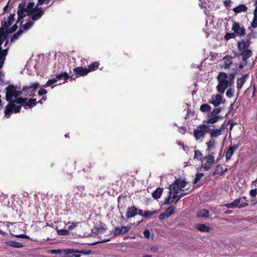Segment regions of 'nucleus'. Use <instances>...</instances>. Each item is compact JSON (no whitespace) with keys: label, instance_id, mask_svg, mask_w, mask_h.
<instances>
[{"label":"nucleus","instance_id":"10","mask_svg":"<svg viewBox=\"0 0 257 257\" xmlns=\"http://www.w3.org/2000/svg\"><path fill=\"white\" fill-rule=\"evenodd\" d=\"M25 13H27V10L26 8L25 3L23 2L19 4L18 6V10L17 12L18 18L17 22L21 21L26 16V15L25 14Z\"/></svg>","mask_w":257,"mask_h":257},{"label":"nucleus","instance_id":"9","mask_svg":"<svg viewBox=\"0 0 257 257\" xmlns=\"http://www.w3.org/2000/svg\"><path fill=\"white\" fill-rule=\"evenodd\" d=\"M39 87V83L38 82H35L31 84L30 86L26 85L23 86V91L25 93V96H27L29 93L36 92Z\"/></svg>","mask_w":257,"mask_h":257},{"label":"nucleus","instance_id":"48","mask_svg":"<svg viewBox=\"0 0 257 257\" xmlns=\"http://www.w3.org/2000/svg\"><path fill=\"white\" fill-rule=\"evenodd\" d=\"M239 203L240 199H235L232 202L230 203V208H238Z\"/></svg>","mask_w":257,"mask_h":257},{"label":"nucleus","instance_id":"63","mask_svg":"<svg viewBox=\"0 0 257 257\" xmlns=\"http://www.w3.org/2000/svg\"><path fill=\"white\" fill-rule=\"evenodd\" d=\"M143 234L146 238H149L150 236V232L148 229H145L144 231Z\"/></svg>","mask_w":257,"mask_h":257},{"label":"nucleus","instance_id":"25","mask_svg":"<svg viewBox=\"0 0 257 257\" xmlns=\"http://www.w3.org/2000/svg\"><path fill=\"white\" fill-rule=\"evenodd\" d=\"M164 189L162 188H157L153 193L152 196L154 199H158L160 198L162 194Z\"/></svg>","mask_w":257,"mask_h":257},{"label":"nucleus","instance_id":"37","mask_svg":"<svg viewBox=\"0 0 257 257\" xmlns=\"http://www.w3.org/2000/svg\"><path fill=\"white\" fill-rule=\"evenodd\" d=\"M253 18L252 21L251 23V26L253 28H257V12L256 11L253 12Z\"/></svg>","mask_w":257,"mask_h":257},{"label":"nucleus","instance_id":"54","mask_svg":"<svg viewBox=\"0 0 257 257\" xmlns=\"http://www.w3.org/2000/svg\"><path fill=\"white\" fill-rule=\"evenodd\" d=\"M220 108H215L211 111L210 113H208V114H210L211 116H218V114L220 112Z\"/></svg>","mask_w":257,"mask_h":257},{"label":"nucleus","instance_id":"13","mask_svg":"<svg viewBox=\"0 0 257 257\" xmlns=\"http://www.w3.org/2000/svg\"><path fill=\"white\" fill-rule=\"evenodd\" d=\"M131 229V227L127 226H121L120 228L118 227H115L113 231V235L114 236H117L120 234H124L127 233Z\"/></svg>","mask_w":257,"mask_h":257},{"label":"nucleus","instance_id":"53","mask_svg":"<svg viewBox=\"0 0 257 257\" xmlns=\"http://www.w3.org/2000/svg\"><path fill=\"white\" fill-rule=\"evenodd\" d=\"M224 6L228 10H230L232 2L231 0H225L223 2Z\"/></svg>","mask_w":257,"mask_h":257},{"label":"nucleus","instance_id":"8","mask_svg":"<svg viewBox=\"0 0 257 257\" xmlns=\"http://www.w3.org/2000/svg\"><path fill=\"white\" fill-rule=\"evenodd\" d=\"M187 185V182L184 180H181L180 179H177L173 184L169 187V189L172 190L179 191H183L182 188H184Z\"/></svg>","mask_w":257,"mask_h":257},{"label":"nucleus","instance_id":"31","mask_svg":"<svg viewBox=\"0 0 257 257\" xmlns=\"http://www.w3.org/2000/svg\"><path fill=\"white\" fill-rule=\"evenodd\" d=\"M232 57L229 55H226L223 58V60L225 63V68H229L232 64Z\"/></svg>","mask_w":257,"mask_h":257},{"label":"nucleus","instance_id":"41","mask_svg":"<svg viewBox=\"0 0 257 257\" xmlns=\"http://www.w3.org/2000/svg\"><path fill=\"white\" fill-rule=\"evenodd\" d=\"M192 190H193V189H191V190L189 191L188 192H182V193H181L179 195L177 194V198H176L177 199L175 201V204L177 203L179 201V200L180 199H181L182 197H183L185 195H187L189 193H190Z\"/></svg>","mask_w":257,"mask_h":257},{"label":"nucleus","instance_id":"12","mask_svg":"<svg viewBox=\"0 0 257 257\" xmlns=\"http://www.w3.org/2000/svg\"><path fill=\"white\" fill-rule=\"evenodd\" d=\"M239 146L240 144L238 143L237 144H234L233 145H230L229 147L225 154L226 161H228L231 159L234 152L239 147Z\"/></svg>","mask_w":257,"mask_h":257},{"label":"nucleus","instance_id":"11","mask_svg":"<svg viewBox=\"0 0 257 257\" xmlns=\"http://www.w3.org/2000/svg\"><path fill=\"white\" fill-rule=\"evenodd\" d=\"M252 54V51L249 49L240 52L239 53L236 54V56H241L242 61L244 62L245 65L246 66L247 65V59L251 57Z\"/></svg>","mask_w":257,"mask_h":257},{"label":"nucleus","instance_id":"3","mask_svg":"<svg viewBox=\"0 0 257 257\" xmlns=\"http://www.w3.org/2000/svg\"><path fill=\"white\" fill-rule=\"evenodd\" d=\"M210 125L202 124L197 126L196 128L194 130L193 135L196 140L204 137L205 134L210 131Z\"/></svg>","mask_w":257,"mask_h":257},{"label":"nucleus","instance_id":"34","mask_svg":"<svg viewBox=\"0 0 257 257\" xmlns=\"http://www.w3.org/2000/svg\"><path fill=\"white\" fill-rule=\"evenodd\" d=\"M215 144V141L213 139H211L210 140L206 143L207 145V151H208V154H210L211 152H212V150L214 148Z\"/></svg>","mask_w":257,"mask_h":257},{"label":"nucleus","instance_id":"47","mask_svg":"<svg viewBox=\"0 0 257 257\" xmlns=\"http://www.w3.org/2000/svg\"><path fill=\"white\" fill-rule=\"evenodd\" d=\"M57 79L56 78H52L51 79H49L47 81L46 83L43 85V87H47L50 86L51 85L54 84L57 82Z\"/></svg>","mask_w":257,"mask_h":257},{"label":"nucleus","instance_id":"33","mask_svg":"<svg viewBox=\"0 0 257 257\" xmlns=\"http://www.w3.org/2000/svg\"><path fill=\"white\" fill-rule=\"evenodd\" d=\"M199 217H207L209 216V211L206 209H201L197 213Z\"/></svg>","mask_w":257,"mask_h":257},{"label":"nucleus","instance_id":"52","mask_svg":"<svg viewBox=\"0 0 257 257\" xmlns=\"http://www.w3.org/2000/svg\"><path fill=\"white\" fill-rule=\"evenodd\" d=\"M57 233L60 235L65 236V235H68V234H69V232L68 230L61 229L57 230Z\"/></svg>","mask_w":257,"mask_h":257},{"label":"nucleus","instance_id":"50","mask_svg":"<svg viewBox=\"0 0 257 257\" xmlns=\"http://www.w3.org/2000/svg\"><path fill=\"white\" fill-rule=\"evenodd\" d=\"M172 194V189H171L170 190H169V196L168 197V198H166L164 201V204H170L172 203L171 201V197Z\"/></svg>","mask_w":257,"mask_h":257},{"label":"nucleus","instance_id":"44","mask_svg":"<svg viewBox=\"0 0 257 257\" xmlns=\"http://www.w3.org/2000/svg\"><path fill=\"white\" fill-rule=\"evenodd\" d=\"M34 24V21L32 20V21H29L27 22L24 26H23V29L25 31L28 30L31 27H32Z\"/></svg>","mask_w":257,"mask_h":257},{"label":"nucleus","instance_id":"20","mask_svg":"<svg viewBox=\"0 0 257 257\" xmlns=\"http://www.w3.org/2000/svg\"><path fill=\"white\" fill-rule=\"evenodd\" d=\"M248 10L247 7L244 4H240L238 6L234 7L232 11L236 14L241 12H246Z\"/></svg>","mask_w":257,"mask_h":257},{"label":"nucleus","instance_id":"29","mask_svg":"<svg viewBox=\"0 0 257 257\" xmlns=\"http://www.w3.org/2000/svg\"><path fill=\"white\" fill-rule=\"evenodd\" d=\"M99 63L97 61L93 62L88 66L87 68L88 72L89 73L91 71H95L98 68Z\"/></svg>","mask_w":257,"mask_h":257},{"label":"nucleus","instance_id":"43","mask_svg":"<svg viewBox=\"0 0 257 257\" xmlns=\"http://www.w3.org/2000/svg\"><path fill=\"white\" fill-rule=\"evenodd\" d=\"M236 35L235 34L233 33H227L224 37V39L225 41H228L231 39L235 38Z\"/></svg>","mask_w":257,"mask_h":257},{"label":"nucleus","instance_id":"28","mask_svg":"<svg viewBox=\"0 0 257 257\" xmlns=\"http://www.w3.org/2000/svg\"><path fill=\"white\" fill-rule=\"evenodd\" d=\"M227 171V169H225V170H223L222 166L221 165H218L216 166V168L213 173V175H216L219 174L220 175H222L223 173L226 172Z\"/></svg>","mask_w":257,"mask_h":257},{"label":"nucleus","instance_id":"18","mask_svg":"<svg viewBox=\"0 0 257 257\" xmlns=\"http://www.w3.org/2000/svg\"><path fill=\"white\" fill-rule=\"evenodd\" d=\"M74 75H70L66 72H62L61 73L57 74L56 75V79L57 80H60L63 79L64 80H67L69 78L71 79H75V78H73Z\"/></svg>","mask_w":257,"mask_h":257},{"label":"nucleus","instance_id":"55","mask_svg":"<svg viewBox=\"0 0 257 257\" xmlns=\"http://www.w3.org/2000/svg\"><path fill=\"white\" fill-rule=\"evenodd\" d=\"M77 254H88L91 252V250H87V249H81V250H78L77 249L76 251Z\"/></svg>","mask_w":257,"mask_h":257},{"label":"nucleus","instance_id":"40","mask_svg":"<svg viewBox=\"0 0 257 257\" xmlns=\"http://www.w3.org/2000/svg\"><path fill=\"white\" fill-rule=\"evenodd\" d=\"M16 99V100H14L15 102H16L17 104H20L24 107L25 102L27 100V99L26 98L19 97Z\"/></svg>","mask_w":257,"mask_h":257},{"label":"nucleus","instance_id":"32","mask_svg":"<svg viewBox=\"0 0 257 257\" xmlns=\"http://www.w3.org/2000/svg\"><path fill=\"white\" fill-rule=\"evenodd\" d=\"M23 33V30H19L17 32L15 33L11 38V42L14 43L16 40H17L19 37L22 35Z\"/></svg>","mask_w":257,"mask_h":257},{"label":"nucleus","instance_id":"22","mask_svg":"<svg viewBox=\"0 0 257 257\" xmlns=\"http://www.w3.org/2000/svg\"><path fill=\"white\" fill-rule=\"evenodd\" d=\"M219 118H220V116H211L208 114L207 115L206 122L208 124H213L216 123Z\"/></svg>","mask_w":257,"mask_h":257},{"label":"nucleus","instance_id":"16","mask_svg":"<svg viewBox=\"0 0 257 257\" xmlns=\"http://www.w3.org/2000/svg\"><path fill=\"white\" fill-rule=\"evenodd\" d=\"M76 251L77 249L74 248L64 249V257H80V254H77Z\"/></svg>","mask_w":257,"mask_h":257},{"label":"nucleus","instance_id":"1","mask_svg":"<svg viewBox=\"0 0 257 257\" xmlns=\"http://www.w3.org/2000/svg\"><path fill=\"white\" fill-rule=\"evenodd\" d=\"M34 2H30L26 7L27 15L31 17V19L34 21L39 20L44 14L45 10L42 7H38L37 5L35 6Z\"/></svg>","mask_w":257,"mask_h":257},{"label":"nucleus","instance_id":"64","mask_svg":"<svg viewBox=\"0 0 257 257\" xmlns=\"http://www.w3.org/2000/svg\"><path fill=\"white\" fill-rule=\"evenodd\" d=\"M12 24H9V22L7 21V22H5V23H4L3 24H2V26L1 27L3 28L4 29H8V28Z\"/></svg>","mask_w":257,"mask_h":257},{"label":"nucleus","instance_id":"27","mask_svg":"<svg viewBox=\"0 0 257 257\" xmlns=\"http://www.w3.org/2000/svg\"><path fill=\"white\" fill-rule=\"evenodd\" d=\"M7 245L16 248H21L23 246V244L21 242H19L14 240H10L6 242Z\"/></svg>","mask_w":257,"mask_h":257},{"label":"nucleus","instance_id":"26","mask_svg":"<svg viewBox=\"0 0 257 257\" xmlns=\"http://www.w3.org/2000/svg\"><path fill=\"white\" fill-rule=\"evenodd\" d=\"M236 199H240V203L238 206V208L245 207L248 205L249 201L246 199V197L245 196H243L241 198H238Z\"/></svg>","mask_w":257,"mask_h":257},{"label":"nucleus","instance_id":"4","mask_svg":"<svg viewBox=\"0 0 257 257\" xmlns=\"http://www.w3.org/2000/svg\"><path fill=\"white\" fill-rule=\"evenodd\" d=\"M214 153L211 152L210 154L203 157L202 167L205 170L208 171L214 165L215 163L213 155Z\"/></svg>","mask_w":257,"mask_h":257},{"label":"nucleus","instance_id":"24","mask_svg":"<svg viewBox=\"0 0 257 257\" xmlns=\"http://www.w3.org/2000/svg\"><path fill=\"white\" fill-rule=\"evenodd\" d=\"M223 129L222 125L218 128L215 130H210V136L212 138H215L219 136L221 134V131Z\"/></svg>","mask_w":257,"mask_h":257},{"label":"nucleus","instance_id":"35","mask_svg":"<svg viewBox=\"0 0 257 257\" xmlns=\"http://www.w3.org/2000/svg\"><path fill=\"white\" fill-rule=\"evenodd\" d=\"M200 110L202 112H208L211 110V107L209 104L204 103L200 106Z\"/></svg>","mask_w":257,"mask_h":257},{"label":"nucleus","instance_id":"62","mask_svg":"<svg viewBox=\"0 0 257 257\" xmlns=\"http://www.w3.org/2000/svg\"><path fill=\"white\" fill-rule=\"evenodd\" d=\"M47 93V91L45 89H40L38 92V94L40 96H43Z\"/></svg>","mask_w":257,"mask_h":257},{"label":"nucleus","instance_id":"57","mask_svg":"<svg viewBox=\"0 0 257 257\" xmlns=\"http://www.w3.org/2000/svg\"><path fill=\"white\" fill-rule=\"evenodd\" d=\"M178 193L177 191L172 190L173 195L172 194L171 197V202H175V199L177 198Z\"/></svg>","mask_w":257,"mask_h":257},{"label":"nucleus","instance_id":"45","mask_svg":"<svg viewBox=\"0 0 257 257\" xmlns=\"http://www.w3.org/2000/svg\"><path fill=\"white\" fill-rule=\"evenodd\" d=\"M165 212L168 214V215L169 217L173 214L175 213V208L172 206H170L169 208H168Z\"/></svg>","mask_w":257,"mask_h":257},{"label":"nucleus","instance_id":"2","mask_svg":"<svg viewBox=\"0 0 257 257\" xmlns=\"http://www.w3.org/2000/svg\"><path fill=\"white\" fill-rule=\"evenodd\" d=\"M217 80L218 84L216 89L218 93L223 94L227 87L229 86L227 81V74L225 72H220L217 76Z\"/></svg>","mask_w":257,"mask_h":257},{"label":"nucleus","instance_id":"6","mask_svg":"<svg viewBox=\"0 0 257 257\" xmlns=\"http://www.w3.org/2000/svg\"><path fill=\"white\" fill-rule=\"evenodd\" d=\"M231 29L237 36L243 37L246 34L245 28L238 22H233Z\"/></svg>","mask_w":257,"mask_h":257},{"label":"nucleus","instance_id":"60","mask_svg":"<svg viewBox=\"0 0 257 257\" xmlns=\"http://www.w3.org/2000/svg\"><path fill=\"white\" fill-rule=\"evenodd\" d=\"M18 26L17 24L14 25L11 28L8 30L9 34L15 32L18 29Z\"/></svg>","mask_w":257,"mask_h":257},{"label":"nucleus","instance_id":"39","mask_svg":"<svg viewBox=\"0 0 257 257\" xmlns=\"http://www.w3.org/2000/svg\"><path fill=\"white\" fill-rule=\"evenodd\" d=\"M156 213H157L156 211H150V210H146L143 213V217L146 218H148Z\"/></svg>","mask_w":257,"mask_h":257},{"label":"nucleus","instance_id":"23","mask_svg":"<svg viewBox=\"0 0 257 257\" xmlns=\"http://www.w3.org/2000/svg\"><path fill=\"white\" fill-rule=\"evenodd\" d=\"M222 96L219 94H217L215 99L212 98V100L209 101V103L213 104L214 106H218L222 102Z\"/></svg>","mask_w":257,"mask_h":257},{"label":"nucleus","instance_id":"38","mask_svg":"<svg viewBox=\"0 0 257 257\" xmlns=\"http://www.w3.org/2000/svg\"><path fill=\"white\" fill-rule=\"evenodd\" d=\"M235 73H232L229 74L228 75H227V81L228 82V84L229 85V86H231L233 82H234V79L235 78Z\"/></svg>","mask_w":257,"mask_h":257},{"label":"nucleus","instance_id":"7","mask_svg":"<svg viewBox=\"0 0 257 257\" xmlns=\"http://www.w3.org/2000/svg\"><path fill=\"white\" fill-rule=\"evenodd\" d=\"M17 86L10 84L6 88L5 99L8 102L12 101L13 97L15 98Z\"/></svg>","mask_w":257,"mask_h":257},{"label":"nucleus","instance_id":"19","mask_svg":"<svg viewBox=\"0 0 257 257\" xmlns=\"http://www.w3.org/2000/svg\"><path fill=\"white\" fill-rule=\"evenodd\" d=\"M6 106L5 109V116L7 118H10L12 113L14 112L13 103L11 101Z\"/></svg>","mask_w":257,"mask_h":257},{"label":"nucleus","instance_id":"14","mask_svg":"<svg viewBox=\"0 0 257 257\" xmlns=\"http://www.w3.org/2000/svg\"><path fill=\"white\" fill-rule=\"evenodd\" d=\"M73 72L76 76L74 77L75 79L79 76H85L88 73L87 68L83 67H76L73 69Z\"/></svg>","mask_w":257,"mask_h":257},{"label":"nucleus","instance_id":"36","mask_svg":"<svg viewBox=\"0 0 257 257\" xmlns=\"http://www.w3.org/2000/svg\"><path fill=\"white\" fill-rule=\"evenodd\" d=\"M194 158L195 159H196L198 160H200L202 162H203V160H202L203 159V155L200 152V151L197 150L194 151Z\"/></svg>","mask_w":257,"mask_h":257},{"label":"nucleus","instance_id":"61","mask_svg":"<svg viewBox=\"0 0 257 257\" xmlns=\"http://www.w3.org/2000/svg\"><path fill=\"white\" fill-rule=\"evenodd\" d=\"M168 217H169V216L168 215V214L165 212H164L162 213L159 216V218L160 220H163V219H165L166 218H168Z\"/></svg>","mask_w":257,"mask_h":257},{"label":"nucleus","instance_id":"42","mask_svg":"<svg viewBox=\"0 0 257 257\" xmlns=\"http://www.w3.org/2000/svg\"><path fill=\"white\" fill-rule=\"evenodd\" d=\"M203 176V173H197L195 175L194 179L192 181V183L194 184L197 183L201 179V177H202Z\"/></svg>","mask_w":257,"mask_h":257},{"label":"nucleus","instance_id":"5","mask_svg":"<svg viewBox=\"0 0 257 257\" xmlns=\"http://www.w3.org/2000/svg\"><path fill=\"white\" fill-rule=\"evenodd\" d=\"M251 34H248L246 40H241L237 43V48L239 51L242 52L246 50H249L250 45L251 44Z\"/></svg>","mask_w":257,"mask_h":257},{"label":"nucleus","instance_id":"59","mask_svg":"<svg viewBox=\"0 0 257 257\" xmlns=\"http://www.w3.org/2000/svg\"><path fill=\"white\" fill-rule=\"evenodd\" d=\"M15 15L14 14H11L10 15V16L8 17V22H9V24L10 23V24H12L14 22L15 20Z\"/></svg>","mask_w":257,"mask_h":257},{"label":"nucleus","instance_id":"51","mask_svg":"<svg viewBox=\"0 0 257 257\" xmlns=\"http://www.w3.org/2000/svg\"><path fill=\"white\" fill-rule=\"evenodd\" d=\"M9 34L8 30L5 29L2 27L0 28V37H8Z\"/></svg>","mask_w":257,"mask_h":257},{"label":"nucleus","instance_id":"49","mask_svg":"<svg viewBox=\"0 0 257 257\" xmlns=\"http://www.w3.org/2000/svg\"><path fill=\"white\" fill-rule=\"evenodd\" d=\"M12 103H13V109H14V112L15 113H18L21 110V105H16L15 103V101L14 100L11 101Z\"/></svg>","mask_w":257,"mask_h":257},{"label":"nucleus","instance_id":"15","mask_svg":"<svg viewBox=\"0 0 257 257\" xmlns=\"http://www.w3.org/2000/svg\"><path fill=\"white\" fill-rule=\"evenodd\" d=\"M249 77L248 74H245L243 75L242 77L240 78H238L236 81V88L238 91V93H239V91L241 89L242 86L245 83L246 81V79Z\"/></svg>","mask_w":257,"mask_h":257},{"label":"nucleus","instance_id":"30","mask_svg":"<svg viewBox=\"0 0 257 257\" xmlns=\"http://www.w3.org/2000/svg\"><path fill=\"white\" fill-rule=\"evenodd\" d=\"M37 103L36 99L30 98L27 101H26L24 105V107L27 108V107L29 108H32L34 106L36 105Z\"/></svg>","mask_w":257,"mask_h":257},{"label":"nucleus","instance_id":"17","mask_svg":"<svg viewBox=\"0 0 257 257\" xmlns=\"http://www.w3.org/2000/svg\"><path fill=\"white\" fill-rule=\"evenodd\" d=\"M138 209L134 206L128 207L126 212V217L130 218L137 215Z\"/></svg>","mask_w":257,"mask_h":257},{"label":"nucleus","instance_id":"58","mask_svg":"<svg viewBox=\"0 0 257 257\" xmlns=\"http://www.w3.org/2000/svg\"><path fill=\"white\" fill-rule=\"evenodd\" d=\"M125 197L124 196L120 195L117 198V201L118 203V206L121 204V203H124L125 202Z\"/></svg>","mask_w":257,"mask_h":257},{"label":"nucleus","instance_id":"21","mask_svg":"<svg viewBox=\"0 0 257 257\" xmlns=\"http://www.w3.org/2000/svg\"><path fill=\"white\" fill-rule=\"evenodd\" d=\"M195 228L198 230L202 232H209L211 230L209 226H207V225L201 223L197 224L195 225Z\"/></svg>","mask_w":257,"mask_h":257},{"label":"nucleus","instance_id":"56","mask_svg":"<svg viewBox=\"0 0 257 257\" xmlns=\"http://www.w3.org/2000/svg\"><path fill=\"white\" fill-rule=\"evenodd\" d=\"M234 92V90L231 88H230L227 90L226 95L228 97L231 98L233 96Z\"/></svg>","mask_w":257,"mask_h":257},{"label":"nucleus","instance_id":"46","mask_svg":"<svg viewBox=\"0 0 257 257\" xmlns=\"http://www.w3.org/2000/svg\"><path fill=\"white\" fill-rule=\"evenodd\" d=\"M249 195L251 197L250 201L252 202L255 200V197L257 194V190H255L254 189H251L249 192Z\"/></svg>","mask_w":257,"mask_h":257}]
</instances>
